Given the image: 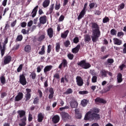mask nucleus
I'll list each match as a JSON object with an SVG mask.
<instances>
[{"instance_id":"nucleus-33","label":"nucleus","mask_w":126,"mask_h":126,"mask_svg":"<svg viewBox=\"0 0 126 126\" xmlns=\"http://www.w3.org/2000/svg\"><path fill=\"white\" fill-rule=\"evenodd\" d=\"M91 41V37L89 35H86L85 37V42H90Z\"/></svg>"},{"instance_id":"nucleus-4","label":"nucleus","mask_w":126,"mask_h":126,"mask_svg":"<svg viewBox=\"0 0 126 126\" xmlns=\"http://www.w3.org/2000/svg\"><path fill=\"white\" fill-rule=\"evenodd\" d=\"M77 65L84 69H88L91 66V64L89 63H87L86 60H82L78 63H77Z\"/></svg>"},{"instance_id":"nucleus-31","label":"nucleus","mask_w":126,"mask_h":126,"mask_svg":"<svg viewBox=\"0 0 126 126\" xmlns=\"http://www.w3.org/2000/svg\"><path fill=\"white\" fill-rule=\"evenodd\" d=\"M0 80L1 83L3 85L4 84H5L6 80H5V77H4V76H1L0 77Z\"/></svg>"},{"instance_id":"nucleus-23","label":"nucleus","mask_w":126,"mask_h":126,"mask_svg":"<svg viewBox=\"0 0 126 126\" xmlns=\"http://www.w3.org/2000/svg\"><path fill=\"white\" fill-rule=\"evenodd\" d=\"M49 4H50V0H45L42 3V6L44 8H46V7H48Z\"/></svg>"},{"instance_id":"nucleus-17","label":"nucleus","mask_w":126,"mask_h":126,"mask_svg":"<svg viewBox=\"0 0 126 126\" xmlns=\"http://www.w3.org/2000/svg\"><path fill=\"white\" fill-rule=\"evenodd\" d=\"M52 122L53 124H58L60 122V116L59 115H55L52 118Z\"/></svg>"},{"instance_id":"nucleus-34","label":"nucleus","mask_w":126,"mask_h":126,"mask_svg":"<svg viewBox=\"0 0 126 126\" xmlns=\"http://www.w3.org/2000/svg\"><path fill=\"white\" fill-rule=\"evenodd\" d=\"M113 87V86L109 85H107L106 87L104 89V91L105 92H108V91H110L111 90V89Z\"/></svg>"},{"instance_id":"nucleus-22","label":"nucleus","mask_w":126,"mask_h":126,"mask_svg":"<svg viewBox=\"0 0 126 126\" xmlns=\"http://www.w3.org/2000/svg\"><path fill=\"white\" fill-rule=\"evenodd\" d=\"M117 80L118 83H121L123 81V75L121 73H119L117 75Z\"/></svg>"},{"instance_id":"nucleus-2","label":"nucleus","mask_w":126,"mask_h":126,"mask_svg":"<svg viewBox=\"0 0 126 126\" xmlns=\"http://www.w3.org/2000/svg\"><path fill=\"white\" fill-rule=\"evenodd\" d=\"M100 112L99 108H94L91 109L90 111L88 112L85 116V121H88L89 120H99L100 119V115L97 114Z\"/></svg>"},{"instance_id":"nucleus-16","label":"nucleus","mask_w":126,"mask_h":126,"mask_svg":"<svg viewBox=\"0 0 126 126\" xmlns=\"http://www.w3.org/2000/svg\"><path fill=\"white\" fill-rule=\"evenodd\" d=\"M38 8H39V6L36 5L32 10L31 14L32 18L35 17L37 14V12L38 11Z\"/></svg>"},{"instance_id":"nucleus-26","label":"nucleus","mask_w":126,"mask_h":126,"mask_svg":"<svg viewBox=\"0 0 126 126\" xmlns=\"http://www.w3.org/2000/svg\"><path fill=\"white\" fill-rule=\"evenodd\" d=\"M25 51L26 53H30L31 52V46L29 45H26L25 47Z\"/></svg>"},{"instance_id":"nucleus-9","label":"nucleus","mask_w":126,"mask_h":126,"mask_svg":"<svg viewBox=\"0 0 126 126\" xmlns=\"http://www.w3.org/2000/svg\"><path fill=\"white\" fill-rule=\"evenodd\" d=\"M76 83L78 86H83V79L81 76H77L76 78Z\"/></svg>"},{"instance_id":"nucleus-32","label":"nucleus","mask_w":126,"mask_h":126,"mask_svg":"<svg viewBox=\"0 0 126 126\" xmlns=\"http://www.w3.org/2000/svg\"><path fill=\"white\" fill-rule=\"evenodd\" d=\"M45 53V45L42 46V48H41V51L40 52H39L38 54L39 55H44Z\"/></svg>"},{"instance_id":"nucleus-55","label":"nucleus","mask_w":126,"mask_h":126,"mask_svg":"<svg viewBox=\"0 0 126 126\" xmlns=\"http://www.w3.org/2000/svg\"><path fill=\"white\" fill-rule=\"evenodd\" d=\"M49 92L50 94H55V92L54 91V88H50L49 89Z\"/></svg>"},{"instance_id":"nucleus-14","label":"nucleus","mask_w":126,"mask_h":126,"mask_svg":"<svg viewBox=\"0 0 126 126\" xmlns=\"http://www.w3.org/2000/svg\"><path fill=\"white\" fill-rule=\"evenodd\" d=\"M47 35L49 38H53L54 36V30L52 28H50L47 30Z\"/></svg>"},{"instance_id":"nucleus-30","label":"nucleus","mask_w":126,"mask_h":126,"mask_svg":"<svg viewBox=\"0 0 126 126\" xmlns=\"http://www.w3.org/2000/svg\"><path fill=\"white\" fill-rule=\"evenodd\" d=\"M54 7H55V4H51L49 10V14H52L53 13V11H54Z\"/></svg>"},{"instance_id":"nucleus-64","label":"nucleus","mask_w":126,"mask_h":126,"mask_svg":"<svg viewBox=\"0 0 126 126\" xmlns=\"http://www.w3.org/2000/svg\"><path fill=\"white\" fill-rule=\"evenodd\" d=\"M16 22H17V20H16L14 21L13 22H12L11 24V27H12V28L14 27V26H15V25H16Z\"/></svg>"},{"instance_id":"nucleus-24","label":"nucleus","mask_w":126,"mask_h":126,"mask_svg":"<svg viewBox=\"0 0 126 126\" xmlns=\"http://www.w3.org/2000/svg\"><path fill=\"white\" fill-rule=\"evenodd\" d=\"M37 76V75L36 74V73L35 71H32L31 73V74L30 75V77L32 79V80H35L36 79V77Z\"/></svg>"},{"instance_id":"nucleus-51","label":"nucleus","mask_w":126,"mask_h":126,"mask_svg":"<svg viewBox=\"0 0 126 126\" xmlns=\"http://www.w3.org/2000/svg\"><path fill=\"white\" fill-rule=\"evenodd\" d=\"M125 35V33H124V32H118L117 33V36L118 37H123V36H124Z\"/></svg>"},{"instance_id":"nucleus-53","label":"nucleus","mask_w":126,"mask_h":126,"mask_svg":"<svg viewBox=\"0 0 126 126\" xmlns=\"http://www.w3.org/2000/svg\"><path fill=\"white\" fill-rule=\"evenodd\" d=\"M32 120H33V115L31 114H29L28 118L29 122H32Z\"/></svg>"},{"instance_id":"nucleus-63","label":"nucleus","mask_w":126,"mask_h":126,"mask_svg":"<svg viewBox=\"0 0 126 126\" xmlns=\"http://www.w3.org/2000/svg\"><path fill=\"white\" fill-rule=\"evenodd\" d=\"M75 118L76 119H81L82 116L81 115V114L79 113L78 114H76Z\"/></svg>"},{"instance_id":"nucleus-13","label":"nucleus","mask_w":126,"mask_h":126,"mask_svg":"<svg viewBox=\"0 0 126 126\" xmlns=\"http://www.w3.org/2000/svg\"><path fill=\"white\" fill-rule=\"evenodd\" d=\"M39 22L40 24H46L47 23V16L44 15L39 18Z\"/></svg>"},{"instance_id":"nucleus-37","label":"nucleus","mask_w":126,"mask_h":126,"mask_svg":"<svg viewBox=\"0 0 126 126\" xmlns=\"http://www.w3.org/2000/svg\"><path fill=\"white\" fill-rule=\"evenodd\" d=\"M44 38H45V34H42L38 37L37 40L38 41V42H42V41H43V40H44Z\"/></svg>"},{"instance_id":"nucleus-18","label":"nucleus","mask_w":126,"mask_h":126,"mask_svg":"<svg viewBox=\"0 0 126 126\" xmlns=\"http://www.w3.org/2000/svg\"><path fill=\"white\" fill-rule=\"evenodd\" d=\"M79 50H80V44L77 45L75 48L72 49V53L73 54H77L78 52H79Z\"/></svg>"},{"instance_id":"nucleus-25","label":"nucleus","mask_w":126,"mask_h":126,"mask_svg":"<svg viewBox=\"0 0 126 126\" xmlns=\"http://www.w3.org/2000/svg\"><path fill=\"white\" fill-rule=\"evenodd\" d=\"M108 74V71L106 70H102L100 71V74L101 76H104V77H107V74Z\"/></svg>"},{"instance_id":"nucleus-5","label":"nucleus","mask_w":126,"mask_h":126,"mask_svg":"<svg viewBox=\"0 0 126 126\" xmlns=\"http://www.w3.org/2000/svg\"><path fill=\"white\" fill-rule=\"evenodd\" d=\"M87 5H88V3H85L83 9L82 10V11L80 13V14L78 16V18H77L78 20L79 21L80 20V19H81V18H83L85 14H86V8L87 7Z\"/></svg>"},{"instance_id":"nucleus-3","label":"nucleus","mask_w":126,"mask_h":126,"mask_svg":"<svg viewBox=\"0 0 126 126\" xmlns=\"http://www.w3.org/2000/svg\"><path fill=\"white\" fill-rule=\"evenodd\" d=\"M18 114H19V118H21L20 122L21 123H19V126H26V121H27V118L26 117V112L25 111L18 110L17 111ZM21 118H23L21 119Z\"/></svg>"},{"instance_id":"nucleus-12","label":"nucleus","mask_w":126,"mask_h":126,"mask_svg":"<svg viewBox=\"0 0 126 126\" xmlns=\"http://www.w3.org/2000/svg\"><path fill=\"white\" fill-rule=\"evenodd\" d=\"M113 42L114 45H117L118 46H120V45L123 44V40L116 37L113 38Z\"/></svg>"},{"instance_id":"nucleus-60","label":"nucleus","mask_w":126,"mask_h":126,"mask_svg":"<svg viewBox=\"0 0 126 126\" xmlns=\"http://www.w3.org/2000/svg\"><path fill=\"white\" fill-rule=\"evenodd\" d=\"M64 16L62 15L60 17V18H59V21L60 22H62V21H63V20H64Z\"/></svg>"},{"instance_id":"nucleus-38","label":"nucleus","mask_w":126,"mask_h":126,"mask_svg":"<svg viewBox=\"0 0 126 126\" xmlns=\"http://www.w3.org/2000/svg\"><path fill=\"white\" fill-rule=\"evenodd\" d=\"M23 39V36H22V34L18 35L16 38V41L17 42H19L20 41H22V39Z\"/></svg>"},{"instance_id":"nucleus-58","label":"nucleus","mask_w":126,"mask_h":126,"mask_svg":"<svg viewBox=\"0 0 126 126\" xmlns=\"http://www.w3.org/2000/svg\"><path fill=\"white\" fill-rule=\"evenodd\" d=\"M124 48L123 49V54H126V43L123 45Z\"/></svg>"},{"instance_id":"nucleus-29","label":"nucleus","mask_w":126,"mask_h":126,"mask_svg":"<svg viewBox=\"0 0 126 126\" xmlns=\"http://www.w3.org/2000/svg\"><path fill=\"white\" fill-rule=\"evenodd\" d=\"M25 101H29L31 99V94H26L25 95Z\"/></svg>"},{"instance_id":"nucleus-57","label":"nucleus","mask_w":126,"mask_h":126,"mask_svg":"<svg viewBox=\"0 0 126 126\" xmlns=\"http://www.w3.org/2000/svg\"><path fill=\"white\" fill-rule=\"evenodd\" d=\"M37 92L39 94V98H42V97H43V93L42 92V91H41V90H38Z\"/></svg>"},{"instance_id":"nucleus-42","label":"nucleus","mask_w":126,"mask_h":126,"mask_svg":"<svg viewBox=\"0 0 126 126\" xmlns=\"http://www.w3.org/2000/svg\"><path fill=\"white\" fill-rule=\"evenodd\" d=\"M39 97L38 96H36L34 99H33V104L34 105H37L38 104V103H39Z\"/></svg>"},{"instance_id":"nucleus-49","label":"nucleus","mask_w":126,"mask_h":126,"mask_svg":"<svg viewBox=\"0 0 126 126\" xmlns=\"http://www.w3.org/2000/svg\"><path fill=\"white\" fill-rule=\"evenodd\" d=\"M124 8H125V3H122L119 6V10H122V9H124Z\"/></svg>"},{"instance_id":"nucleus-43","label":"nucleus","mask_w":126,"mask_h":126,"mask_svg":"<svg viewBox=\"0 0 126 126\" xmlns=\"http://www.w3.org/2000/svg\"><path fill=\"white\" fill-rule=\"evenodd\" d=\"M69 45H70V41L69 40H66L64 42V46L66 48H67V47H68V46H69Z\"/></svg>"},{"instance_id":"nucleus-36","label":"nucleus","mask_w":126,"mask_h":126,"mask_svg":"<svg viewBox=\"0 0 126 126\" xmlns=\"http://www.w3.org/2000/svg\"><path fill=\"white\" fill-rule=\"evenodd\" d=\"M73 92V91H72V89L69 88L66 91L63 93V94H71Z\"/></svg>"},{"instance_id":"nucleus-15","label":"nucleus","mask_w":126,"mask_h":126,"mask_svg":"<svg viewBox=\"0 0 126 126\" xmlns=\"http://www.w3.org/2000/svg\"><path fill=\"white\" fill-rule=\"evenodd\" d=\"M52 68H53V65H52L46 66L43 69L44 73L46 74L47 72H49V71H51V70H52Z\"/></svg>"},{"instance_id":"nucleus-40","label":"nucleus","mask_w":126,"mask_h":126,"mask_svg":"<svg viewBox=\"0 0 126 126\" xmlns=\"http://www.w3.org/2000/svg\"><path fill=\"white\" fill-rule=\"evenodd\" d=\"M23 68V64H21L17 69V72H21Z\"/></svg>"},{"instance_id":"nucleus-56","label":"nucleus","mask_w":126,"mask_h":126,"mask_svg":"<svg viewBox=\"0 0 126 126\" xmlns=\"http://www.w3.org/2000/svg\"><path fill=\"white\" fill-rule=\"evenodd\" d=\"M27 25V23L25 22H23L22 23H21V26L23 28H25V27H26Z\"/></svg>"},{"instance_id":"nucleus-54","label":"nucleus","mask_w":126,"mask_h":126,"mask_svg":"<svg viewBox=\"0 0 126 126\" xmlns=\"http://www.w3.org/2000/svg\"><path fill=\"white\" fill-rule=\"evenodd\" d=\"M41 68H43V67H44V66L43 65H41V66H38L36 69H37V72H41Z\"/></svg>"},{"instance_id":"nucleus-1","label":"nucleus","mask_w":126,"mask_h":126,"mask_svg":"<svg viewBox=\"0 0 126 126\" xmlns=\"http://www.w3.org/2000/svg\"><path fill=\"white\" fill-rule=\"evenodd\" d=\"M92 24V29H93V36H91L93 43H96L99 37L101 36V31H100V27L96 23L93 22Z\"/></svg>"},{"instance_id":"nucleus-19","label":"nucleus","mask_w":126,"mask_h":126,"mask_svg":"<svg viewBox=\"0 0 126 126\" xmlns=\"http://www.w3.org/2000/svg\"><path fill=\"white\" fill-rule=\"evenodd\" d=\"M44 114L42 113H40L37 115V121L38 123H42L43 122V120H44Z\"/></svg>"},{"instance_id":"nucleus-47","label":"nucleus","mask_w":126,"mask_h":126,"mask_svg":"<svg viewBox=\"0 0 126 126\" xmlns=\"http://www.w3.org/2000/svg\"><path fill=\"white\" fill-rule=\"evenodd\" d=\"M52 51V45H49L47 47V53L50 54Z\"/></svg>"},{"instance_id":"nucleus-11","label":"nucleus","mask_w":126,"mask_h":126,"mask_svg":"<svg viewBox=\"0 0 126 126\" xmlns=\"http://www.w3.org/2000/svg\"><path fill=\"white\" fill-rule=\"evenodd\" d=\"M63 67H66L67 66V61L65 59H63L62 60V62L59 65L58 68H60V69H62V68Z\"/></svg>"},{"instance_id":"nucleus-50","label":"nucleus","mask_w":126,"mask_h":126,"mask_svg":"<svg viewBox=\"0 0 126 126\" xmlns=\"http://www.w3.org/2000/svg\"><path fill=\"white\" fill-rule=\"evenodd\" d=\"M79 94L81 95H84L85 94H88V92L87 91H83L79 92Z\"/></svg>"},{"instance_id":"nucleus-27","label":"nucleus","mask_w":126,"mask_h":126,"mask_svg":"<svg viewBox=\"0 0 126 126\" xmlns=\"http://www.w3.org/2000/svg\"><path fill=\"white\" fill-rule=\"evenodd\" d=\"M88 104V100L87 99H83L81 101V105L83 107H86Z\"/></svg>"},{"instance_id":"nucleus-61","label":"nucleus","mask_w":126,"mask_h":126,"mask_svg":"<svg viewBox=\"0 0 126 126\" xmlns=\"http://www.w3.org/2000/svg\"><path fill=\"white\" fill-rule=\"evenodd\" d=\"M8 28H9V23H8V22H6V24H5V26L4 29L5 30H7V29H8Z\"/></svg>"},{"instance_id":"nucleus-44","label":"nucleus","mask_w":126,"mask_h":126,"mask_svg":"<svg viewBox=\"0 0 126 126\" xmlns=\"http://www.w3.org/2000/svg\"><path fill=\"white\" fill-rule=\"evenodd\" d=\"M73 42L74 44H77L78 43H79V38L78 37H75L73 40Z\"/></svg>"},{"instance_id":"nucleus-39","label":"nucleus","mask_w":126,"mask_h":126,"mask_svg":"<svg viewBox=\"0 0 126 126\" xmlns=\"http://www.w3.org/2000/svg\"><path fill=\"white\" fill-rule=\"evenodd\" d=\"M110 22V19L109 17L105 16L102 20L103 23H107Z\"/></svg>"},{"instance_id":"nucleus-21","label":"nucleus","mask_w":126,"mask_h":126,"mask_svg":"<svg viewBox=\"0 0 126 126\" xmlns=\"http://www.w3.org/2000/svg\"><path fill=\"white\" fill-rule=\"evenodd\" d=\"M68 33H69V31L67 30L64 33H61L62 38L63 39H66V37H67V35H68Z\"/></svg>"},{"instance_id":"nucleus-20","label":"nucleus","mask_w":126,"mask_h":126,"mask_svg":"<svg viewBox=\"0 0 126 126\" xmlns=\"http://www.w3.org/2000/svg\"><path fill=\"white\" fill-rule=\"evenodd\" d=\"M95 102H97V103H101L102 104H106L107 103V101L105 100L103 98H101L100 97H97L95 100Z\"/></svg>"},{"instance_id":"nucleus-28","label":"nucleus","mask_w":126,"mask_h":126,"mask_svg":"<svg viewBox=\"0 0 126 126\" xmlns=\"http://www.w3.org/2000/svg\"><path fill=\"white\" fill-rule=\"evenodd\" d=\"M55 50L57 53H59V52H60V50H61V44H60V42L56 43Z\"/></svg>"},{"instance_id":"nucleus-7","label":"nucleus","mask_w":126,"mask_h":126,"mask_svg":"<svg viewBox=\"0 0 126 126\" xmlns=\"http://www.w3.org/2000/svg\"><path fill=\"white\" fill-rule=\"evenodd\" d=\"M60 115L62 118V120L64 121V122H66V121H68L70 118V116L68 113L65 112H62L60 113Z\"/></svg>"},{"instance_id":"nucleus-35","label":"nucleus","mask_w":126,"mask_h":126,"mask_svg":"<svg viewBox=\"0 0 126 126\" xmlns=\"http://www.w3.org/2000/svg\"><path fill=\"white\" fill-rule=\"evenodd\" d=\"M67 57L69 60H70V61H72V60H73V58H74V55L70 53L67 54Z\"/></svg>"},{"instance_id":"nucleus-46","label":"nucleus","mask_w":126,"mask_h":126,"mask_svg":"<svg viewBox=\"0 0 126 126\" xmlns=\"http://www.w3.org/2000/svg\"><path fill=\"white\" fill-rule=\"evenodd\" d=\"M92 82H93V83H96V82H97V76H93L92 78Z\"/></svg>"},{"instance_id":"nucleus-52","label":"nucleus","mask_w":126,"mask_h":126,"mask_svg":"<svg viewBox=\"0 0 126 126\" xmlns=\"http://www.w3.org/2000/svg\"><path fill=\"white\" fill-rule=\"evenodd\" d=\"M107 63H110V64H112V63H114V59H107Z\"/></svg>"},{"instance_id":"nucleus-62","label":"nucleus","mask_w":126,"mask_h":126,"mask_svg":"<svg viewBox=\"0 0 126 126\" xmlns=\"http://www.w3.org/2000/svg\"><path fill=\"white\" fill-rule=\"evenodd\" d=\"M33 25V21L31 20L28 23V27H31Z\"/></svg>"},{"instance_id":"nucleus-6","label":"nucleus","mask_w":126,"mask_h":126,"mask_svg":"<svg viewBox=\"0 0 126 126\" xmlns=\"http://www.w3.org/2000/svg\"><path fill=\"white\" fill-rule=\"evenodd\" d=\"M19 82L20 84H22L23 86L27 84V81L26 80V77L24 74H21L19 77Z\"/></svg>"},{"instance_id":"nucleus-48","label":"nucleus","mask_w":126,"mask_h":126,"mask_svg":"<svg viewBox=\"0 0 126 126\" xmlns=\"http://www.w3.org/2000/svg\"><path fill=\"white\" fill-rule=\"evenodd\" d=\"M54 78H56V79H60V74L56 73L53 76Z\"/></svg>"},{"instance_id":"nucleus-10","label":"nucleus","mask_w":126,"mask_h":126,"mask_svg":"<svg viewBox=\"0 0 126 126\" xmlns=\"http://www.w3.org/2000/svg\"><path fill=\"white\" fill-rule=\"evenodd\" d=\"M23 93L22 92L18 93V94L15 97V102H19V101H21L23 99Z\"/></svg>"},{"instance_id":"nucleus-41","label":"nucleus","mask_w":126,"mask_h":126,"mask_svg":"<svg viewBox=\"0 0 126 126\" xmlns=\"http://www.w3.org/2000/svg\"><path fill=\"white\" fill-rule=\"evenodd\" d=\"M110 34L111 35H112V36H115V35H117V31L113 29L110 31Z\"/></svg>"},{"instance_id":"nucleus-8","label":"nucleus","mask_w":126,"mask_h":126,"mask_svg":"<svg viewBox=\"0 0 126 126\" xmlns=\"http://www.w3.org/2000/svg\"><path fill=\"white\" fill-rule=\"evenodd\" d=\"M3 65H5L6 64H8L10 63V62H11V60L12 58L10 55H6L3 58Z\"/></svg>"},{"instance_id":"nucleus-59","label":"nucleus","mask_w":126,"mask_h":126,"mask_svg":"<svg viewBox=\"0 0 126 126\" xmlns=\"http://www.w3.org/2000/svg\"><path fill=\"white\" fill-rule=\"evenodd\" d=\"M89 6H90V9H92L94 6H95V3H91L89 5Z\"/></svg>"},{"instance_id":"nucleus-45","label":"nucleus","mask_w":126,"mask_h":126,"mask_svg":"<svg viewBox=\"0 0 126 126\" xmlns=\"http://www.w3.org/2000/svg\"><path fill=\"white\" fill-rule=\"evenodd\" d=\"M61 8V4L60 3H57L55 6V9L56 10H59Z\"/></svg>"}]
</instances>
